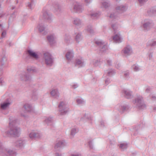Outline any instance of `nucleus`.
Here are the masks:
<instances>
[{"mask_svg": "<svg viewBox=\"0 0 156 156\" xmlns=\"http://www.w3.org/2000/svg\"><path fill=\"white\" fill-rule=\"evenodd\" d=\"M45 56V61L47 65H50L52 63V60L50 55L48 53L44 55Z\"/></svg>", "mask_w": 156, "mask_h": 156, "instance_id": "nucleus-1", "label": "nucleus"}, {"mask_svg": "<svg viewBox=\"0 0 156 156\" xmlns=\"http://www.w3.org/2000/svg\"><path fill=\"white\" fill-rule=\"evenodd\" d=\"M28 52L29 55L33 58H38V55L35 52L31 50H29Z\"/></svg>", "mask_w": 156, "mask_h": 156, "instance_id": "nucleus-2", "label": "nucleus"}, {"mask_svg": "<svg viewBox=\"0 0 156 156\" xmlns=\"http://www.w3.org/2000/svg\"><path fill=\"white\" fill-rule=\"evenodd\" d=\"M113 40L118 42H119L121 41V39L119 36L118 35H116L113 37Z\"/></svg>", "mask_w": 156, "mask_h": 156, "instance_id": "nucleus-3", "label": "nucleus"}, {"mask_svg": "<svg viewBox=\"0 0 156 156\" xmlns=\"http://www.w3.org/2000/svg\"><path fill=\"white\" fill-rule=\"evenodd\" d=\"M19 130L15 128L12 130V131L11 132V133H12L15 136H17L19 134Z\"/></svg>", "mask_w": 156, "mask_h": 156, "instance_id": "nucleus-4", "label": "nucleus"}, {"mask_svg": "<svg viewBox=\"0 0 156 156\" xmlns=\"http://www.w3.org/2000/svg\"><path fill=\"white\" fill-rule=\"evenodd\" d=\"M10 104V103H4L1 105V108L3 109H5L7 108Z\"/></svg>", "mask_w": 156, "mask_h": 156, "instance_id": "nucleus-5", "label": "nucleus"}, {"mask_svg": "<svg viewBox=\"0 0 156 156\" xmlns=\"http://www.w3.org/2000/svg\"><path fill=\"white\" fill-rule=\"evenodd\" d=\"M130 52L129 48H126L124 50V52L125 54H129Z\"/></svg>", "mask_w": 156, "mask_h": 156, "instance_id": "nucleus-6", "label": "nucleus"}, {"mask_svg": "<svg viewBox=\"0 0 156 156\" xmlns=\"http://www.w3.org/2000/svg\"><path fill=\"white\" fill-rule=\"evenodd\" d=\"M72 55V54L70 52H68L66 55V57L67 59H70Z\"/></svg>", "mask_w": 156, "mask_h": 156, "instance_id": "nucleus-7", "label": "nucleus"}, {"mask_svg": "<svg viewBox=\"0 0 156 156\" xmlns=\"http://www.w3.org/2000/svg\"><path fill=\"white\" fill-rule=\"evenodd\" d=\"M51 94L52 96H55L57 94V90H53L51 92Z\"/></svg>", "mask_w": 156, "mask_h": 156, "instance_id": "nucleus-8", "label": "nucleus"}, {"mask_svg": "<svg viewBox=\"0 0 156 156\" xmlns=\"http://www.w3.org/2000/svg\"><path fill=\"white\" fill-rule=\"evenodd\" d=\"M48 39L50 42H51L53 40V37L52 36H48Z\"/></svg>", "mask_w": 156, "mask_h": 156, "instance_id": "nucleus-9", "label": "nucleus"}, {"mask_svg": "<svg viewBox=\"0 0 156 156\" xmlns=\"http://www.w3.org/2000/svg\"><path fill=\"white\" fill-rule=\"evenodd\" d=\"M120 147L121 148H123L126 147V145L125 144H121L120 146Z\"/></svg>", "mask_w": 156, "mask_h": 156, "instance_id": "nucleus-10", "label": "nucleus"}, {"mask_svg": "<svg viewBox=\"0 0 156 156\" xmlns=\"http://www.w3.org/2000/svg\"><path fill=\"white\" fill-rule=\"evenodd\" d=\"M65 104L63 102H61L59 105V108H62L63 107V106Z\"/></svg>", "mask_w": 156, "mask_h": 156, "instance_id": "nucleus-11", "label": "nucleus"}, {"mask_svg": "<svg viewBox=\"0 0 156 156\" xmlns=\"http://www.w3.org/2000/svg\"><path fill=\"white\" fill-rule=\"evenodd\" d=\"M81 61L78 60V61H77L76 63L80 65V64L81 63Z\"/></svg>", "mask_w": 156, "mask_h": 156, "instance_id": "nucleus-12", "label": "nucleus"}, {"mask_svg": "<svg viewBox=\"0 0 156 156\" xmlns=\"http://www.w3.org/2000/svg\"><path fill=\"white\" fill-rule=\"evenodd\" d=\"M146 1V0H139V1L140 3L145 2Z\"/></svg>", "mask_w": 156, "mask_h": 156, "instance_id": "nucleus-13", "label": "nucleus"}, {"mask_svg": "<svg viewBox=\"0 0 156 156\" xmlns=\"http://www.w3.org/2000/svg\"><path fill=\"white\" fill-rule=\"evenodd\" d=\"M77 101L78 103H80L82 102V101L81 100H77Z\"/></svg>", "mask_w": 156, "mask_h": 156, "instance_id": "nucleus-14", "label": "nucleus"}, {"mask_svg": "<svg viewBox=\"0 0 156 156\" xmlns=\"http://www.w3.org/2000/svg\"><path fill=\"white\" fill-rule=\"evenodd\" d=\"M6 33L5 32H3L2 34V36L3 37L5 35Z\"/></svg>", "mask_w": 156, "mask_h": 156, "instance_id": "nucleus-15", "label": "nucleus"}, {"mask_svg": "<svg viewBox=\"0 0 156 156\" xmlns=\"http://www.w3.org/2000/svg\"><path fill=\"white\" fill-rule=\"evenodd\" d=\"M96 43L98 45L100 44H101V43L100 41H97L96 42Z\"/></svg>", "mask_w": 156, "mask_h": 156, "instance_id": "nucleus-16", "label": "nucleus"}, {"mask_svg": "<svg viewBox=\"0 0 156 156\" xmlns=\"http://www.w3.org/2000/svg\"><path fill=\"white\" fill-rule=\"evenodd\" d=\"M138 67L136 66H135V70L137 71L138 70Z\"/></svg>", "mask_w": 156, "mask_h": 156, "instance_id": "nucleus-17", "label": "nucleus"}, {"mask_svg": "<svg viewBox=\"0 0 156 156\" xmlns=\"http://www.w3.org/2000/svg\"><path fill=\"white\" fill-rule=\"evenodd\" d=\"M80 36V35L78 34V35L77 36H76V39H77V37H79Z\"/></svg>", "mask_w": 156, "mask_h": 156, "instance_id": "nucleus-18", "label": "nucleus"}, {"mask_svg": "<svg viewBox=\"0 0 156 156\" xmlns=\"http://www.w3.org/2000/svg\"><path fill=\"white\" fill-rule=\"evenodd\" d=\"M30 108V106H28V107H27V108Z\"/></svg>", "mask_w": 156, "mask_h": 156, "instance_id": "nucleus-19", "label": "nucleus"}, {"mask_svg": "<svg viewBox=\"0 0 156 156\" xmlns=\"http://www.w3.org/2000/svg\"><path fill=\"white\" fill-rule=\"evenodd\" d=\"M75 130H75V129H73V130H72V131H74V132H75Z\"/></svg>", "mask_w": 156, "mask_h": 156, "instance_id": "nucleus-20", "label": "nucleus"}, {"mask_svg": "<svg viewBox=\"0 0 156 156\" xmlns=\"http://www.w3.org/2000/svg\"><path fill=\"white\" fill-rule=\"evenodd\" d=\"M144 27H146V24H144Z\"/></svg>", "mask_w": 156, "mask_h": 156, "instance_id": "nucleus-21", "label": "nucleus"}, {"mask_svg": "<svg viewBox=\"0 0 156 156\" xmlns=\"http://www.w3.org/2000/svg\"><path fill=\"white\" fill-rule=\"evenodd\" d=\"M30 137H32V136H31V134L30 135Z\"/></svg>", "mask_w": 156, "mask_h": 156, "instance_id": "nucleus-22", "label": "nucleus"}, {"mask_svg": "<svg viewBox=\"0 0 156 156\" xmlns=\"http://www.w3.org/2000/svg\"><path fill=\"white\" fill-rule=\"evenodd\" d=\"M39 30L40 31H42L40 28L39 29Z\"/></svg>", "mask_w": 156, "mask_h": 156, "instance_id": "nucleus-23", "label": "nucleus"}, {"mask_svg": "<svg viewBox=\"0 0 156 156\" xmlns=\"http://www.w3.org/2000/svg\"><path fill=\"white\" fill-rule=\"evenodd\" d=\"M71 134H73V132H72H72H71Z\"/></svg>", "mask_w": 156, "mask_h": 156, "instance_id": "nucleus-24", "label": "nucleus"}, {"mask_svg": "<svg viewBox=\"0 0 156 156\" xmlns=\"http://www.w3.org/2000/svg\"><path fill=\"white\" fill-rule=\"evenodd\" d=\"M74 9H76V7H75L74 8Z\"/></svg>", "mask_w": 156, "mask_h": 156, "instance_id": "nucleus-25", "label": "nucleus"}, {"mask_svg": "<svg viewBox=\"0 0 156 156\" xmlns=\"http://www.w3.org/2000/svg\"><path fill=\"white\" fill-rule=\"evenodd\" d=\"M26 109H27L26 107H25Z\"/></svg>", "mask_w": 156, "mask_h": 156, "instance_id": "nucleus-26", "label": "nucleus"}, {"mask_svg": "<svg viewBox=\"0 0 156 156\" xmlns=\"http://www.w3.org/2000/svg\"><path fill=\"white\" fill-rule=\"evenodd\" d=\"M27 110H28V111H30L28 109H27Z\"/></svg>", "mask_w": 156, "mask_h": 156, "instance_id": "nucleus-27", "label": "nucleus"}, {"mask_svg": "<svg viewBox=\"0 0 156 156\" xmlns=\"http://www.w3.org/2000/svg\"><path fill=\"white\" fill-rule=\"evenodd\" d=\"M62 111H61V113H62Z\"/></svg>", "mask_w": 156, "mask_h": 156, "instance_id": "nucleus-28", "label": "nucleus"}, {"mask_svg": "<svg viewBox=\"0 0 156 156\" xmlns=\"http://www.w3.org/2000/svg\"><path fill=\"white\" fill-rule=\"evenodd\" d=\"M76 87H74V88H75Z\"/></svg>", "mask_w": 156, "mask_h": 156, "instance_id": "nucleus-29", "label": "nucleus"}]
</instances>
